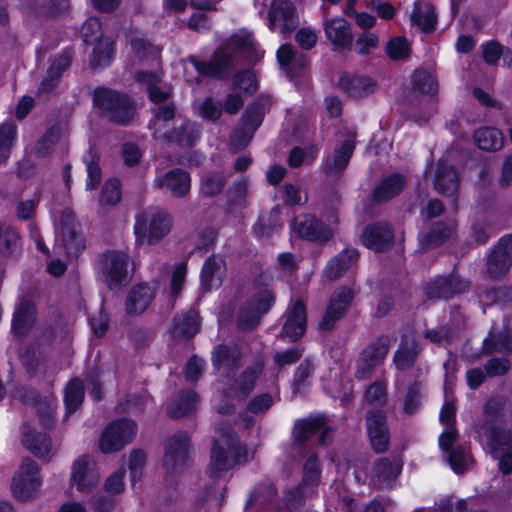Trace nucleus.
Instances as JSON below:
<instances>
[{"label": "nucleus", "mask_w": 512, "mask_h": 512, "mask_svg": "<svg viewBox=\"0 0 512 512\" xmlns=\"http://www.w3.org/2000/svg\"><path fill=\"white\" fill-rule=\"evenodd\" d=\"M187 267L185 263H178L172 273L170 282V294L171 297L176 298L186 279Z\"/></svg>", "instance_id": "nucleus-59"}, {"label": "nucleus", "mask_w": 512, "mask_h": 512, "mask_svg": "<svg viewBox=\"0 0 512 512\" xmlns=\"http://www.w3.org/2000/svg\"><path fill=\"white\" fill-rule=\"evenodd\" d=\"M354 138L349 135L324 159L322 169L326 175L338 176L344 171L355 149Z\"/></svg>", "instance_id": "nucleus-15"}, {"label": "nucleus", "mask_w": 512, "mask_h": 512, "mask_svg": "<svg viewBox=\"0 0 512 512\" xmlns=\"http://www.w3.org/2000/svg\"><path fill=\"white\" fill-rule=\"evenodd\" d=\"M320 481V467L316 456H311L305 463L303 484L304 486H315Z\"/></svg>", "instance_id": "nucleus-52"}, {"label": "nucleus", "mask_w": 512, "mask_h": 512, "mask_svg": "<svg viewBox=\"0 0 512 512\" xmlns=\"http://www.w3.org/2000/svg\"><path fill=\"white\" fill-rule=\"evenodd\" d=\"M411 23L424 32L434 30L436 16L434 7L425 2H417L411 14Z\"/></svg>", "instance_id": "nucleus-35"}, {"label": "nucleus", "mask_w": 512, "mask_h": 512, "mask_svg": "<svg viewBox=\"0 0 512 512\" xmlns=\"http://www.w3.org/2000/svg\"><path fill=\"white\" fill-rule=\"evenodd\" d=\"M365 399L370 404L381 405L386 400V385L383 382H374L366 391Z\"/></svg>", "instance_id": "nucleus-63"}, {"label": "nucleus", "mask_w": 512, "mask_h": 512, "mask_svg": "<svg viewBox=\"0 0 512 512\" xmlns=\"http://www.w3.org/2000/svg\"><path fill=\"white\" fill-rule=\"evenodd\" d=\"M263 109L259 105H251L247 108L242 118V127L234 131L231 141L236 148L245 147L252 139L255 130L263 119Z\"/></svg>", "instance_id": "nucleus-16"}, {"label": "nucleus", "mask_w": 512, "mask_h": 512, "mask_svg": "<svg viewBox=\"0 0 512 512\" xmlns=\"http://www.w3.org/2000/svg\"><path fill=\"white\" fill-rule=\"evenodd\" d=\"M447 460L456 473H463L468 470L472 464V457L462 448L456 447L452 449L447 456Z\"/></svg>", "instance_id": "nucleus-48"}, {"label": "nucleus", "mask_w": 512, "mask_h": 512, "mask_svg": "<svg viewBox=\"0 0 512 512\" xmlns=\"http://www.w3.org/2000/svg\"><path fill=\"white\" fill-rule=\"evenodd\" d=\"M137 81L146 86L150 100L160 103L169 96V89L159 86L161 79L157 73L140 71L137 74Z\"/></svg>", "instance_id": "nucleus-37"}, {"label": "nucleus", "mask_w": 512, "mask_h": 512, "mask_svg": "<svg viewBox=\"0 0 512 512\" xmlns=\"http://www.w3.org/2000/svg\"><path fill=\"white\" fill-rule=\"evenodd\" d=\"M367 432L373 449L378 453L384 452L389 443V431L381 411L368 413Z\"/></svg>", "instance_id": "nucleus-21"}, {"label": "nucleus", "mask_w": 512, "mask_h": 512, "mask_svg": "<svg viewBox=\"0 0 512 512\" xmlns=\"http://www.w3.org/2000/svg\"><path fill=\"white\" fill-rule=\"evenodd\" d=\"M394 235L388 224L375 223L364 228L361 234V242L367 248L381 252L389 248Z\"/></svg>", "instance_id": "nucleus-19"}, {"label": "nucleus", "mask_w": 512, "mask_h": 512, "mask_svg": "<svg viewBox=\"0 0 512 512\" xmlns=\"http://www.w3.org/2000/svg\"><path fill=\"white\" fill-rule=\"evenodd\" d=\"M137 433V425L133 420L120 419L111 422L102 432L99 448L103 453H113L129 444Z\"/></svg>", "instance_id": "nucleus-8"}, {"label": "nucleus", "mask_w": 512, "mask_h": 512, "mask_svg": "<svg viewBox=\"0 0 512 512\" xmlns=\"http://www.w3.org/2000/svg\"><path fill=\"white\" fill-rule=\"evenodd\" d=\"M406 185L404 177L400 174H394L382 181L373 191V197L376 201H387L398 195Z\"/></svg>", "instance_id": "nucleus-36"}, {"label": "nucleus", "mask_w": 512, "mask_h": 512, "mask_svg": "<svg viewBox=\"0 0 512 512\" xmlns=\"http://www.w3.org/2000/svg\"><path fill=\"white\" fill-rule=\"evenodd\" d=\"M42 483L39 466L32 459L24 458L13 476L12 494L19 501L31 500L38 495Z\"/></svg>", "instance_id": "nucleus-6"}, {"label": "nucleus", "mask_w": 512, "mask_h": 512, "mask_svg": "<svg viewBox=\"0 0 512 512\" xmlns=\"http://www.w3.org/2000/svg\"><path fill=\"white\" fill-rule=\"evenodd\" d=\"M173 221L171 216L157 208L146 209L135 218L134 235L136 244L155 245L171 231Z\"/></svg>", "instance_id": "nucleus-4"}, {"label": "nucleus", "mask_w": 512, "mask_h": 512, "mask_svg": "<svg viewBox=\"0 0 512 512\" xmlns=\"http://www.w3.org/2000/svg\"><path fill=\"white\" fill-rule=\"evenodd\" d=\"M190 452L191 445L187 433L178 432L172 435L165 444L164 467L171 473L181 471L188 464Z\"/></svg>", "instance_id": "nucleus-11"}, {"label": "nucleus", "mask_w": 512, "mask_h": 512, "mask_svg": "<svg viewBox=\"0 0 512 512\" xmlns=\"http://www.w3.org/2000/svg\"><path fill=\"white\" fill-rule=\"evenodd\" d=\"M113 56V41L108 37L102 38L93 49L90 64L93 67H105L110 64Z\"/></svg>", "instance_id": "nucleus-43"}, {"label": "nucleus", "mask_w": 512, "mask_h": 512, "mask_svg": "<svg viewBox=\"0 0 512 512\" xmlns=\"http://www.w3.org/2000/svg\"><path fill=\"white\" fill-rule=\"evenodd\" d=\"M499 403L490 400L485 407V419L477 428L480 441L489 449L491 456L499 460V469L508 474L512 472V430L502 427L497 414Z\"/></svg>", "instance_id": "nucleus-1"}, {"label": "nucleus", "mask_w": 512, "mask_h": 512, "mask_svg": "<svg viewBox=\"0 0 512 512\" xmlns=\"http://www.w3.org/2000/svg\"><path fill=\"white\" fill-rule=\"evenodd\" d=\"M199 331V315L195 311H190L184 315L178 316L174 320L172 333L175 337H191Z\"/></svg>", "instance_id": "nucleus-41"}, {"label": "nucleus", "mask_w": 512, "mask_h": 512, "mask_svg": "<svg viewBox=\"0 0 512 512\" xmlns=\"http://www.w3.org/2000/svg\"><path fill=\"white\" fill-rule=\"evenodd\" d=\"M414 86L422 93L434 95L438 86L432 75L425 71H417L414 74Z\"/></svg>", "instance_id": "nucleus-53"}, {"label": "nucleus", "mask_w": 512, "mask_h": 512, "mask_svg": "<svg viewBox=\"0 0 512 512\" xmlns=\"http://www.w3.org/2000/svg\"><path fill=\"white\" fill-rule=\"evenodd\" d=\"M21 441L26 449L39 458H45L50 455L51 442L46 434L37 432L31 427H24Z\"/></svg>", "instance_id": "nucleus-31"}, {"label": "nucleus", "mask_w": 512, "mask_h": 512, "mask_svg": "<svg viewBox=\"0 0 512 512\" xmlns=\"http://www.w3.org/2000/svg\"><path fill=\"white\" fill-rule=\"evenodd\" d=\"M354 296V291L350 287L339 288L331 297L326 313L320 322L322 329L328 330L340 319L346 312Z\"/></svg>", "instance_id": "nucleus-17"}, {"label": "nucleus", "mask_w": 512, "mask_h": 512, "mask_svg": "<svg viewBox=\"0 0 512 512\" xmlns=\"http://www.w3.org/2000/svg\"><path fill=\"white\" fill-rule=\"evenodd\" d=\"M419 346L414 338H406L395 353L394 362L399 370L409 368L416 360Z\"/></svg>", "instance_id": "nucleus-38"}, {"label": "nucleus", "mask_w": 512, "mask_h": 512, "mask_svg": "<svg viewBox=\"0 0 512 512\" xmlns=\"http://www.w3.org/2000/svg\"><path fill=\"white\" fill-rule=\"evenodd\" d=\"M277 59L289 77H294L306 65L304 54L295 51L290 45H282L277 51Z\"/></svg>", "instance_id": "nucleus-32"}, {"label": "nucleus", "mask_w": 512, "mask_h": 512, "mask_svg": "<svg viewBox=\"0 0 512 512\" xmlns=\"http://www.w3.org/2000/svg\"><path fill=\"white\" fill-rule=\"evenodd\" d=\"M56 238L68 255H76L84 249V239L72 211L64 210L61 213L56 228Z\"/></svg>", "instance_id": "nucleus-12"}, {"label": "nucleus", "mask_w": 512, "mask_h": 512, "mask_svg": "<svg viewBox=\"0 0 512 512\" xmlns=\"http://www.w3.org/2000/svg\"><path fill=\"white\" fill-rule=\"evenodd\" d=\"M70 56L63 53L55 57L47 72V76L42 80L39 91L46 93L56 88L61 74L70 66Z\"/></svg>", "instance_id": "nucleus-33"}, {"label": "nucleus", "mask_w": 512, "mask_h": 512, "mask_svg": "<svg viewBox=\"0 0 512 512\" xmlns=\"http://www.w3.org/2000/svg\"><path fill=\"white\" fill-rule=\"evenodd\" d=\"M97 269L103 281L111 289H115L129 282L133 263L127 253L111 250L100 257Z\"/></svg>", "instance_id": "nucleus-5"}, {"label": "nucleus", "mask_w": 512, "mask_h": 512, "mask_svg": "<svg viewBox=\"0 0 512 512\" xmlns=\"http://www.w3.org/2000/svg\"><path fill=\"white\" fill-rule=\"evenodd\" d=\"M226 274V263L221 256H212L207 259L201 272L202 285L207 290L217 289L221 286Z\"/></svg>", "instance_id": "nucleus-24"}, {"label": "nucleus", "mask_w": 512, "mask_h": 512, "mask_svg": "<svg viewBox=\"0 0 512 512\" xmlns=\"http://www.w3.org/2000/svg\"><path fill=\"white\" fill-rule=\"evenodd\" d=\"M317 154L318 150L315 147H308L306 149L296 147L291 150L288 163L291 167L309 164L316 159Z\"/></svg>", "instance_id": "nucleus-49"}, {"label": "nucleus", "mask_w": 512, "mask_h": 512, "mask_svg": "<svg viewBox=\"0 0 512 512\" xmlns=\"http://www.w3.org/2000/svg\"><path fill=\"white\" fill-rule=\"evenodd\" d=\"M125 470L119 469L111 474L105 481L104 487L108 493L118 494L124 490Z\"/></svg>", "instance_id": "nucleus-64"}, {"label": "nucleus", "mask_w": 512, "mask_h": 512, "mask_svg": "<svg viewBox=\"0 0 512 512\" xmlns=\"http://www.w3.org/2000/svg\"><path fill=\"white\" fill-rule=\"evenodd\" d=\"M379 39L374 33H364L355 42V51L360 55L369 54L378 46Z\"/></svg>", "instance_id": "nucleus-61"}, {"label": "nucleus", "mask_w": 512, "mask_h": 512, "mask_svg": "<svg viewBox=\"0 0 512 512\" xmlns=\"http://www.w3.org/2000/svg\"><path fill=\"white\" fill-rule=\"evenodd\" d=\"M90 160L87 163L88 178L86 182L87 189H95L101 181V170L98 165V157L92 153L89 154Z\"/></svg>", "instance_id": "nucleus-60"}, {"label": "nucleus", "mask_w": 512, "mask_h": 512, "mask_svg": "<svg viewBox=\"0 0 512 512\" xmlns=\"http://www.w3.org/2000/svg\"><path fill=\"white\" fill-rule=\"evenodd\" d=\"M224 178L221 174H210L205 176L201 182V191L207 196H213L222 191Z\"/></svg>", "instance_id": "nucleus-55"}, {"label": "nucleus", "mask_w": 512, "mask_h": 512, "mask_svg": "<svg viewBox=\"0 0 512 512\" xmlns=\"http://www.w3.org/2000/svg\"><path fill=\"white\" fill-rule=\"evenodd\" d=\"M84 387L79 379L71 380L65 388V405L68 413L74 412L82 403Z\"/></svg>", "instance_id": "nucleus-46"}, {"label": "nucleus", "mask_w": 512, "mask_h": 512, "mask_svg": "<svg viewBox=\"0 0 512 512\" xmlns=\"http://www.w3.org/2000/svg\"><path fill=\"white\" fill-rule=\"evenodd\" d=\"M319 434V441L324 443L329 430L323 417L309 418L298 421L294 427L293 435L298 442H304L313 435Z\"/></svg>", "instance_id": "nucleus-28"}, {"label": "nucleus", "mask_w": 512, "mask_h": 512, "mask_svg": "<svg viewBox=\"0 0 512 512\" xmlns=\"http://www.w3.org/2000/svg\"><path fill=\"white\" fill-rule=\"evenodd\" d=\"M100 480L99 467L92 456L82 455L71 467L70 485L80 492H90Z\"/></svg>", "instance_id": "nucleus-10"}, {"label": "nucleus", "mask_w": 512, "mask_h": 512, "mask_svg": "<svg viewBox=\"0 0 512 512\" xmlns=\"http://www.w3.org/2000/svg\"><path fill=\"white\" fill-rule=\"evenodd\" d=\"M274 303V296L268 290L258 292L241 310L239 325L243 329H251L257 325L260 317L267 313Z\"/></svg>", "instance_id": "nucleus-14"}, {"label": "nucleus", "mask_w": 512, "mask_h": 512, "mask_svg": "<svg viewBox=\"0 0 512 512\" xmlns=\"http://www.w3.org/2000/svg\"><path fill=\"white\" fill-rule=\"evenodd\" d=\"M156 183L176 197L184 196L191 186L188 173L179 169L168 172L163 178H158Z\"/></svg>", "instance_id": "nucleus-29"}, {"label": "nucleus", "mask_w": 512, "mask_h": 512, "mask_svg": "<svg viewBox=\"0 0 512 512\" xmlns=\"http://www.w3.org/2000/svg\"><path fill=\"white\" fill-rule=\"evenodd\" d=\"M433 182L435 190L447 196H453L459 187L457 172L442 161L437 165Z\"/></svg>", "instance_id": "nucleus-26"}, {"label": "nucleus", "mask_w": 512, "mask_h": 512, "mask_svg": "<svg viewBox=\"0 0 512 512\" xmlns=\"http://www.w3.org/2000/svg\"><path fill=\"white\" fill-rule=\"evenodd\" d=\"M475 142L478 147L486 151H496L503 146L502 133L495 128L484 127L475 132Z\"/></svg>", "instance_id": "nucleus-40"}, {"label": "nucleus", "mask_w": 512, "mask_h": 512, "mask_svg": "<svg viewBox=\"0 0 512 512\" xmlns=\"http://www.w3.org/2000/svg\"><path fill=\"white\" fill-rule=\"evenodd\" d=\"M129 42L135 56L142 60L144 58L157 59L158 48L147 42L142 33L139 31L131 32Z\"/></svg>", "instance_id": "nucleus-44"}, {"label": "nucleus", "mask_w": 512, "mask_h": 512, "mask_svg": "<svg viewBox=\"0 0 512 512\" xmlns=\"http://www.w3.org/2000/svg\"><path fill=\"white\" fill-rule=\"evenodd\" d=\"M93 101L96 107L117 123L127 124L134 117L135 109L131 101L115 91L98 88L94 91Z\"/></svg>", "instance_id": "nucleus-7"}, {"label": "nucleus", "mask_w": 512, "mask_h": 512, "mask_svg": "<svg viewBox=\"0 0 512 512\" xmlns=\"http://www.w3.org/2000/svg\"><path fill=\"white\" fill-rule=\"evenodd\" d=\"M323 28L328 40L338 49L349 47L353 40L350 24L341 17L326 19Z\"/></svg>", "instance_id": "nucleus-23"}, {"label": "nucleus", "mask_w": 512, "mask_h": 512, "mask_svg": "<svg viewBox=\"0 0 512 512\" xmlns=\"http://www.w3.org/2000/svg\"><path fill=\"white\" fill-rule=\"evenodd\" d=\"M197 402V396L193 391L183 392L177 400L170 404L168 413L174 418L182 417L193 411Z\"/></svg>", "instance_id": "nucleus-45"}, {"label": "nucleus", "mask_w": 512, "mask_h": 512, "mask_svg": "<svg viewBox=\"0 0 512 512\" xmlns=\"http://www.w3.org/2000/svg\"><path fill=\"white\" fill-rule=\"evenodd\" d=\"M237 53L251 61H257L264 55V51L259 48L252 34L241 29L231 36L230 43L226 48L220 49L214 54L211 61L199 62L191 58L190 62L200 75L220 77L230 67L231 57Z\"/></svg>", "instance_id": "nucleus-2"}, {"label": "nucleus", "mask_w": 512, "mask_h": 512, "mask_svg": "<svg viewBox=\"0 0 512 512\" xmlns=\"http://www.w3.org/2000/svg\"><path fill=\"white\" fill-rule=\"evenodd\" d=\"M60 138V128L52 127L48 130L36 145V152L40 156L46 155L51 147L58 142Z\"/></svg>", "instance_id": "nucleus-58"}, {"label": "nucleus", "mask_w": 512, "mask_h": 512, "mask_svg": "<svg viewBox=\"0 0 512 512\" xmlns=\"http://www.w3.org/2000/svg\"><path fill=\"white\" fill-rule=\"evenodd\" d=\"M81 35L86 43L93 44L100 41L102 37L101 24L97 18H89L82 27Z\"/></svg>", "instance_id": "nucleus-51"}, {"label": "nucleus", "mask_w": 512, "mask_h": 512, "mask_svg": "<svg viewBox=\"0 0 512 512\" xmlns=\"http://www.w3.org/2000/svg\"><path fill=\"white\" fill-rule=\"evenodd\" d=\"M121 197L120 184L116 179L108 180L102 188L100 196L101 205H115Z\"/></svg>", "instance_id": "nucleus-50"}, {"label": "nucleus", "mask_w": 512, "mask_h": 512, "mask_svg": "<svg viewBox=\"0 0 512 512\" xmlns=\"http://www.w3.org/2000/svg\"><path fill=\"white\" fill-rule=\"evenodd\" d=\"M306 330V311L301 301H296L287 311L281 336L289 341L302 337Z\"/></svg>", "instance_id": "nucleus-20"}, {"label": "nucleus", "mask_w": 512, "mask_h": 512, "mask_svg": "<svg viewBox=\"0 0 512 512\" xmlns=\"http://www.w3.org/2000/svg\"><path fill=\"white\" fill-rule=\"evenodd\" d=\"M17 130L13 123L0 125V164L9 157L10 150L16 140Z\"/></svg>", "instance_id": "nucleus-47"}, {"label": "nucleus", "mask_w": 512, "mask_h": 512, "mask_svg": "<svg viewBox=\"0 0 512 512\" xmlns=\"http://www.w3.org/2000/svg\"><path fill=\"white\" fill-rule=\"evenodd\" d=\"M212 361L217 370L222 367H230L235 362V357L230 354L227 346L219 345L215 348L212 355Z\"/></svg>", "instance_id": "nucleus-62"}, {"label": "nucleus", "mask_w": 512, "mask_h": 512, "mask_svg": "<svg viewBox=\"0 0 512 512\" xmlns=\"http://www.w3.org/2000/svg\"><path fill=\"white\" fill-rule=\"evenodd\" d=\"M387 54L394 60L403 59L409 53V44L403 37L391 39L386 46Z\"/></svg>", "instance_id": "nucleus-56"}, {"label": "nucleus", "mask_w": 512, "mask_h": 512, "mask_svg": "<svg viewBox=\"0 0 512 512\" xmlns=\"http://www.w3.org/2000/svg\"><path fill=\"white\" fill-rule=\"evenodd\" d=\"M340 85L352 97L361 98L374 90L375 83L370 78L344 76L340 79Z\"/></svg>", "instance_id": "nucleus-39"}, {"label": "nucleus", "mask_w": 512, "mask_h": 512, "mask_svg": "<svg viewBox=\"0 0 512 512\" xmlns=\"http://www.w3.org/2000/svg\"><path fill=\"white\" fill-rule=\"evenodd\" d=\"M512 265V235L504 236L491 253L488 271L493 276L506 273Z\"/></svg>", "instance_id": "nucleus-22"}, {"label": "nucleus", "mask_w": 512, "mask_h": 512, "mask_svg": "<svg viewBox=\"0 0 512 512\" xmlns=\"http://www.w3.org/2000/svg\"><path fill=\"white\" fill-rule=\"evenodd\" d=\"M34 313V306L28 301L21 303L16 308L11 326L16 336H23L29 331L34 322Z\"/></svg>", "instance_id": "nucleus-34"}, {"label": "nucleus", "mask_w": 512, "mask_h": 512, "mask_svg": "<svg viewBox=\"0 0 512 512\" xmlns=\"http://www.w3.org/2000/svg\"><path fill=\"white\" fill-rule=\"evenodd\" d=\"M388 353V346L384 340L375 342L363 350L357 364L356 377L368 378L373 369L382 363Z\"/></svg>", "instance_id": "nucleus-18"}, {"label": "nucleus", "mask_w": 512, "mask_h": 512, "mask_svg": "<svg viewBox=\"0 0 512 512\" xmlns=\"http://www.w3.org/2000/svg\"><path fill=\"white\" fill-rule=\"evenodd\" d=\"M240 455L241 446L230 426H219L207 468L208 476L212 479L221 477L238 461Z\"/></svg>", "instance_id": "nucleus-3"}, {"label": "nucleus", "mask_w": 512, "mask_h": 512, "mask_svg": "<svg viewBox=\"0 0 512 512\" xmlns=\"http://www.w3.org/2000/svg\"><path fill=\"white\" fill-rule=\"evenodd\" d=\"M233 86L235 90H239L244 93H253L257 89L255 75L250 71H244L235 77Z\"/></svg>", "instance_id": "nucleus-57"}, {"label": "nucleus", "mask_w": 512, "mask_h": 512, "mask_svg": "<svg viewBox=\"0 0 512 512\" xmlns=\"http://www.w3.org/2000/svg\"><path fill=\"white\" fill-rule=\"evenodd\" d=\"M146 464V454L140 450H134L129 457V470L131 481L135 483L142 476L143 468Z\"/></svg>", "instance_id": "nucleus-54"}, {"label": "nucleus", "mask_w": 512, "mask_h": 512, "mask_svg": "<svg viewBox=\"0 0 512 512\" xmlns=\"http://www.w3.org/2000/svg\"><path fill=\"white\" fill-rule=\"evenodd\" d=\"M299 25V15L290 0H273L268 12V27L287 38Z\"/></svg>", "instance_id": "nucleus-9"}, {"label": "nucleus", "mask_w": 512, "mask_h": 512, "mask_svg": "<svg viewBox=\"0 0 512 512\" xmlns=\"http://www.w3.org/2000/svg\"><path fill=\"white\" fill-rule=\"evenodd\" d=\"M452 231V226L436 223L428 233L420 234V243L424 248L438 246L451 236Z\"/></svg>", "instance_id": "nucleus-42"}, {"label": "nucleus", "mask_w": 512, "mask_h": 512, "mask_svg": "<svg viewBox=\"0 0 512 512\" xmlns=\"http://www.w3.org/2000/svg\"><path fill=\"white\" fill-rule=\"evenodd\" d=\"M334 226L326 225L310 215L297 217L292 231L301 238L315 242H327L334 236Z\"/></svg>", "instance_id": "nucleus-13"}, {"label": "nucleus", "mask_w": 512, "mask_h": 512, "mask_svg": "<svg viewBox=\"0 0 512 512\" xmlns=\"http://www.w3.org/2000/svg\"><path fill=\"white\" fill-rule=\"evenodd\" d=\"M402 465L398 461L380 459L372 469V483L379 487L390 488L400 474Z\"/></svg>", "instance_id": "nucleus-25"}, {"label": "nucleus", "mask_w": 512, "mask_h": 512, "mask_svg": "<svg viewBox=\"0 0 512 512\" xmlns=\"http://www.w3.org/2000/svg\"><path fill=\"white\" fill-rule=\"evenodd\" d=\"M155 296L153 287L147 284L135 286L128 294L126 311L129 314H140L144 312Z\"/></svg>", "instance_id": "nucleus-30"}, {"label": "nucleus", "mask_w": 512, "mask_h": 512, "mask_svg": "<svg viewBox=\"0 0 512 512\" xmlns=\"http://www.w3.org/2000/svg\"><path fill=\"white\" fill-rule=\"evenodd\" d=\"M358 260V252L347 248L333 257L326 265L323 274L329 280L341 277Z\"/></svg>", "instance_id": "nucleus-27"}]
</instances>
